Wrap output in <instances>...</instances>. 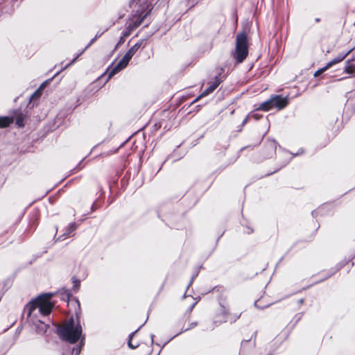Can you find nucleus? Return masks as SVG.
<instances>
[{
    "mask_svg": "<svg viewBox=\"0 0 355 355\" xmlns=\"http://www.w3.org/2000/svg\"><path fill=\"white\" fill-rule=\"evenodd\" d=\"M143 44V40H140L135 44L127 52V54H129L132 58L137 53V51L139 49Z\"/></svg>",
    "mask_w": 355,
    "mask_h": 355,
    "instance_id": "obj_14",
    "label": "nucleus"
},
{
    "mask_svg": "<svg viewBox=\"0 0 355 355\" xmlns=\"http://www.w3.org/2000/svg\"><path fill=\"white\" fill-rule=\"evenodd\" d=\"M84 340H85V337H83L80 338V342L79 345H77L76 347H74L72 349V354H73V355H79L80 354V353L82 350V347L84 345Z\"/></svg>",
    "mask_w": 355,
    "mask_h": 355,
    "instance_id": "obj_17",
    "label": "nucleus"
},
{
    "mask_svg": "<svg viewBox=\"0 0 355 355\" xmlns=\"http://www.w3.org/2000/svg\"><path fill=\"white\" fill-rule=\"evenodd\" d=\"M77 228V225L75 223H70L65 230L63 236L69 235Z\"/></svg>",
    "mask_w": 355,
    "mask_h": 355,
    "instance_id": "obj_19",
    "label": "nucleus"
},
{
    "mask_svg": "<svg viewBox=\"0 0 355 355\" xmlns=\"http://www.w3.org/2000/svg\"><path fill=\"white\" fill-rule=\"evenodd\" d=\"M132 57L129 55V54H127L125 53V54L123 55V57L122 58V60H123L124 62H125L128 64L130 62V60H131Z\"/></svg>",
    "mask_w": 355,
    "mask_h": 355,
    "instance_id": "obj_28",
    "label": "nucleus"
},
{
    "mask_svg": "<svg viewBox=\"0 0 355 355\" xmlns=\"http://www.w3.org/2000/svg\"><path fill=\"white\" fill-rule=\"evenodd\" d=\"M315 21L318 23L319 21H320V19L317 17L315 19Z\"/></svg>",
    "mask_w": 355,
    "mask_h": 355,
    "instance_id": "obj_37",
    "label": "nucleus"
},
{
    "mask_svg": "<svg viewBox=\"0 0 355 355\" xmlns=\"http://www.w3.org/2000/svg\"><path fill=\"white\" fill-rule=\"evenodd\" d=\"M53 77L51 78V79H49V80L51 81V80H53Z\"/></svg>",
    "mask_w": 355,
    "mask_h": 355,
    "instance_id": "obj_44",
    "label": "nucleus"
},
{
    "mask_svg": "<svg viewBox=\"0 0 355 355\" xmlns=\"http://www.w3.org/2000/svg\"><path fill=\"white\" fill-rule=\"evenodd\" d=\"M36 94H37V92H35L34 94H33L32 98H33Z\"/></svg>",
    "mask_w": 355,
    "mask_h": 355,
    "instance_id": "obj_41",
    "label": "nucleus"
},
{
    "mask_svg": "<svg viewBox=\"0 0 355 355\" xmlns=\"http://www.w3.org/2000/svg\"><path fill=\"white\" fill-rule=\"evenodd\" d=\"M196 302H194L193 304H191V306L189 307V311H191L193 310V307L196 306Z\"/></svg>",
    "mask_w": 355,
    "mask_h": 355,
    "instance_id": "obj_32",
    "label": "nucleus"
},
{
    "mask_svg": "<svg viewBox=\"0 0 355 355\" xmlns=\"http://www.w3.org/2000/svg\"><path fill=\"white\" fill-rule=\"evenodd\" d=\"M33 323V324L35 326V331L37 334H44L47 329L48 326L43 322L41 321V320H36L34 321V320H31Z\"/></svg>",
    "mask_w": 355,
    "mask_h": 355,
    "instance_id": "obj_9",
    "label": "nucleus"
},
{
    "mask_svg": "<svg viewBox=\"0 0 355 355\" xmlns=\"http://www.w3.org/2000/svg\"><path fill=\"white\" fill-rule=\"evenodd\" d=\"M354 48H352L345 53H340L336 58L329 62L327 64L329 67H331L333 65L338 64L343 61L349 54H350Z\"/></svg>",
    "mask_w": 355,
    "mask_h": 355,
    "instance_id": "obj_10",
    "label": "nucleus"
},
{
    "mask_svg": "<svg viewBox=\"0 0 355 355\" xmlns=\"http://www.w3.org/2000/svg\"><path fill=\"white\" fill-rule=\"evenodd\" d=\"M248 116H247L244 119L243 121H242V125H244L245 124H246L248 123Z\"/></svg>",
    "mask_w": 355,
    "mask_h": 355,
    "instance_id": "obj_31",
    "label": "nucleus"
},
{
    "mask_svg": "<svg viewBox=\"0 0 355 355\" xmlns=\"http://www.w3.org/2000/svg\"><path fill=\"white\" fill-rule=\"evenodd\" d=\"M14 121V118L12 116H0V128L8 127Z\"/></svg>",
    "mask_w": 355,
    "mask_h": 355,
    "instance_id": "obj_12",
    "label": "nucleus"
},
{
    "mask_svg": "<svg viewBox=\"0 0 355 355\" xmlns=\"http://www.w3.org/2000/svg\"><path fill=\"white\" fill-rule=\"evenodd\" d=\"M250 116L254 118V119L257 121L260 119V116H259L257 114H252V115H250Z\"/></svg>",
    "mask_w": 355,
    "mask_h": 355,
    "instance_id": "obj_30",
    "label": "nucleus"
},
{
    "mask_svg": "<svg viewBox=\"0 0 355 355\" xmlns=\"http://www.w3.org/2000/svg\"><path fill=\"white\" fill-rule=\"evenodd\" d=\"M102 35V33H100V34H96V36L94 37H93L90 42H89V44L85 46V49H87L96 40V39L100 37L101 35Z\"/></svg>",
    "mask_w": 355,
    "mask_h": 355,
    "instance_id": "obj_27",
    "label": "nucleus"
},
{
    "mask_svg": "<svg viewBox=\"0 0 355 355\" xmlns=\"http://www.w3.org/2000/svg\"><path fill=\"white\" fill-rule=\"evenodd\" d=\"M87 49H85V48L84 49H83L82 51H80L79 53H77V54L76 55L75 58L67 64H66L62 69H67V67H69L70 65L73 64L76 60L78 59V58L79 56H80Z\"/></svg>",
    "mask_w": 355,
    "mask_h": 355,
    "instance_id": "obj_21",
    "label": "nucleus"
},
{
    "mask_svg": "<svg viewBox=\"0 0 355 355\" xmlns=\"http://www.w3.org/2000/svg\"><path fill=\"white\" fill-rule=\"evenodd\" d=\"M148 13H146L143 17H135L131 22L128 24V28L130 30H133L136 28H137L139 26L141 25L143 20L146 17Z\"/></svg>",
    "mask_w": 355,
    "mask_h": 355,
    "instance_id": "obj_11",
    "label": "nucleus"
},
{
    "mask_svg": "<svg viewBox=\"0 0 355 355\" xmlns=\"http://www.w3.org/2000/svg\"><path fill=\"white\" fill-rule=\"evenodd\" d=\"M198 275V272H196V274H194L192 277H191V279L187 286V288L192 284L194 279L196 278V277Z\"/></svg>",
    "mask_w": 355,
    "mask_h": 355,
    "instance_id": "obj_29",
    "label": "nucleus"
},
{
    "mask_svg": "<svg viewBox=\"0 0 355 355\" xmlns=\"http://www.w3.org/2000/svg\"><path fill=\"white\" fill-rule=\"evenodd\" d=\"M66 295L68 297H69L70 296H71V291H69V290H67L66 291Z\"/></svg>",
    "mask_w": 355,
    "mask_h": 355,
    "instance_id": "obj_33",
    "label": "nucleus"
},
{
    "mask_svg": "<svg viewBox=\"0 0 355 355\" xmlns=\"http://www.w3.org/2000/svg\"><path fill=\"white\" fill-rule=\"evenodd\" d=\"M248 55V38L245 33L237 34L236 37V49L233 54L237 63H241Z\"/></svg>",
    "mask_w": 355,
    "mask_h": 355,
    "instance_id": "obj_2",
    "label": "nucleus"
},
{
    "mask_svg": "<svg viewBox=\"0 0 355 355\" xmlns=\"http://www.w3.org/2000/svg\"><path fill=\"white\" fill-rule=\"evenodd\" d=\"M351 60H347L346 62V66L345 67V72L349 74H352L353 73H355V65L350 64ZM355 76V74H354Z\"/></svg>",
    "mask_w": 355,
    "mask_h": 355,
    "instance_id": "obj_18",
    "label": "nucleus"
},
{
    "mask_svg": "<svg viewBox=\"0 0 355 355\" xmlns=\"http://www.w3.org/2000/svg\"><path fill=\"white\" fill-rule=\"evenodd\" d=\"M241 316V313L240 314H231L230 313V315H228V321L230 322V323H233L234 322H236Z\"/></svg>",
    "mask_w": 355,
    "mask_h": 355,
    "instance_id": "obj_24",
    "label": "nucleus"
},
{
    "mask_svg": "<svg viewBox=\"0 0 355 355\" xmlns=\"http://www.w3.org/2000/svg\"><path fill=\"white\" fill-rule=\"evenodd\" d=\"M128 64L122 60V58L119 61V62L114 65L112 68L108 69L107 72L108 73V78H111L116 73L123 69L127 67Z\"/></svg>",
    "mask_w": 355,
    "mask_h": 355,
    "instance_id": "obj_7",
    "label": "nucleus"
},
{
    "mask_svg": "<svg viewBox=\"0 0 355 355\" xmlns=\"http://www.w3.org/2000/svg\"><path fill=\"white\" fill-rule=\"evenodd\" d=\"M139 2H144V0H137Z\"/></svg>",
    "mask_w": 355,
    "mask_h": 355,
    "instance_id": "obj_42",
    "label": "nucleus"
},
{
    "mask_svg": "<svg viewBox=\"0 0 355 355\" xmlns=\"http://www.w3.org/2000/svg\"><path fill=\"white\" fill-rule=\"evenodd\" d=\"M220 76V74L216 76L214 78V81L212 82L211 85L193 101V103L197 102L202 97L207 96L209 94H211L220 83V80L219 79Z\"/></svg>",
    "mask_w": 355,
    "mask_h": 355,
    "instance_id": "obj_5",
    "label": "nucleus"
},
{
    "mask_svg": "<svg viewBox=\"0 0 355 355\" xmlns=\"http://www.w3.org/2000/svg\"><path fill=\"white\" fill-rule=\"evenodd\" d=\"M272 107H273L272 101V98H270L268 101H266L263 102L262 103H261L259 105V107L257 108V110H261L263 111H268L269 110H270Z\"/></svg>",
    "mask_w": 355,
    "mask_h": 355,
    "instance_id": "obj_13",
    "label": "nucleus"
},
{
    "mask_svg": "<svg viewBox=\"0 0 355 355\" xmlns=\"http://www.w3.org/2000/svg\"><path fill=\"white\" fill-rule=\"evenodd\" d=\"M181 334V333L180 332L179 334H175V336H178V335H179V334Z\"/></svg>",
    "mask_w": 355,
    "mask_h": 355,
    "instance_id": "obj_45",
    "label": "nucleus"
},
{
    "mask_svg": "<svg viewBox=\"0 0 355 355\" xmlns=\"http://www.w3.org/2000/svg\"><path fill=\"white\" fill-rule=\"evenodd\" d=\"M42 298L38 297L33 300H31L26 306L25 309L27 311L28 318H30L31 320H35L37 316V313L39 311V307L40 305Z\"/></svg>",
    "mask_w": 355,
    "mask_h": 355,
    "instance_id": "obj_4",
    "label": "nucleus"
},
{
    "mask_svg": "<svg viewBox=\"0 0 355 355\" xmlns=\"http://www.w3.org/2000/svg\"><path fill=\"white\" fill-rule=\"evenodd\" d=\"M76 315H77V312ZM57 334L62 340L71 344L76 343L84 337L83 328L77 315L76 317L71 316L67 320L60 324L57 328Z\"/></svg>",
    "mask_w": 355,
    "mask_h": 355,
    "instance_id": "obj_1",
    "label": "nucleus"
},
{
    "mask_svg": "<svg viewBox=\"0 0 355 355\" xmlns=\"http://www.w3.org/2000/svg\"><path fill=\"white\" fill-rule=\"evenodd\" d=\"M150 337H151L152 342H153L154 335H153V334H151Z\"/></svg>",
    "mask_w": 355,
    "mask_h": 355,
    "instance_id": "obj_40",
    "label": "nucleus"
},
{
    "mask_svg": "<svg viewBox=\"0 0 355 355\" xmlns=\"http://www.w3.org/2000/svg\"><path fill=\"white\" fill-rule=\"evenodd\" d=\"M141 326H140L136 331L132 332L130 335H129V340H128V345L129 346L130 348L131 349H135L138 347V344H136V345H133L132 343V339L133 338V336H135V334L138 331V330L141 328Z\"/></svg>",
    "mask_w": 355,
    "mask_h": 355,
    "instance_id": "obj_20",
    "label": "nucleus"
},
{
    "mask_svg": "<svg viewBox=\"0 0 355 355\" xmlns=\"http://www.w3.org/2000/svg\"><path fill=\"white\" fill-rule=\"evenodd\" d=\"M230 315V308L225 300H220L219 302V307L216 311L213 318V323L216 327H218L223 323L228 321V315Z\"/></svg>",
    "mask_w": 355,
    "mask_h": 355,
    "instance_id": "obj_3",
    "label": "nucleus"
},
{
    "mask_svg": "<svg viewBox=\"0 0 355 355\" xmlns=\"http://www.w3.org/2000/svg\"><path fill=\"white\" fill-rule=\"evenodd\" d=\"M315 212V211H312V215H313V216L314 215Z\"/></svg>",
    "mask_w": 355,
    "mask_h": 355,
    "instance_id": "obj_43",
    "label": "nucleus"
},
{
    "mask_svg": "<svg viewBox=\"0 0 355 355\" xmlns=\"http://www.w3.org/2000/svg\"><path fill=\"white\" fill-rule=\"evenodd\" d=\"M197 324H198L197 322H191L189 324V326L187 328L182 329L180 333H183V332H185V331H188L189 329H191L194 328L196 326H197Z\"/></svg>",
    "mask_w": 355,
    "mask_h": 355,
    "instance_id": "obj_26",
    "label": "nucleus"
},
{
    "mask_svg": "<svg viewBox=\"0 0 355 355\" xmlns=\"http://www.w3.org/2000/svg\"><path fill=\"white\" fill-rule=\"evenodd\" d=\"M303 302H304V300L303 299H300L299 300V303L302 304Z\"/></svg>",
    "mask_w": 355,
    "mask_h": 355,
    "instance_id": "obj_39",
    "label": "nucleus"
},
{
    "mask_svg": "<svg viewBox=\"0 0 355 355\" xmlns=\"http://www.w3.org/2000/svg\"><path fill=\"white\" fill-rule=\"evenodd\" d=\"M16 125L20 128H23L24 126V118L21 114H19L17 116Z\"/></svg>",
    "mask_w": 355,
    "mask_h": 355,
    "instance_id": "obj_23",
    "label": "nucleus"
},
{
    "mask_svg": "<svg viewBox=\"0 0 355 355\" xmlns=\"http://www.w3.org/2000/svg\"><path fill=\"white\" fill-rule=\"evenodd\" d=\"M272 101L273 107H277L278 110L284 108L288 103V97H282L280 95L272 96Z\"/></svg>",
    "mask_w": 355,
    "mask_h": 355,
    "instance_id": "obj_6",
    "label": "nucleus"
},
{
    "mask_svg": "<svg viewBox=\"0 0 355 355\" xmlns=\"http://www.w3.org/2000/svg\"><path fill=\"white\" fill-rule=\"evenodd\" d=\"M349 60H351V62L354 61L355 60V55H353L352 58Z\"/></svg>",
    "mask_w": 355,
    "mask_h": 355,
    "instance_id": "obj_38",
    "label": "nucleus"
},
{
    "mask_svg": "<svg viewBox=\"0 0 355 355\" xmlns=\"http://www.w3.org/2000/svg\"><path fill=\"white\" fill-rule=\"evenodd\" d=\"M301 316H302V315H301V313H299V314L296 315V316H295V317H297V321H298V320L301 318Z\"/></svg>",
    "mask_w": 355,
    "mask_h": 355,
    "instance_id": "obj_36",
    "label": "nucleus"
},
{
    "mask_svg": "<svg viewBox=\"0 0 355 355\" xmlns=\"http://www.w3.org/2000/svg\"><path fill=\"white\" fill-rule=\"evenodd\" d=\"M72 281L73 284V289L74 292L76 293L79 290V288L80 286V282L79 279H77L75 277L72 278Z\"/></svg>",
    "mask_w": 355,
    "mask_h": 355,
    "instance_id": "obj_22",
    "label": "nucleus"
},
{
    "mask_svg": "<svg viewBox=\"0 0 355 355\" xmlns=\"http://www.w3.org/2000/svg\"><path fill=\"white\" fill-rule=\"evenodd\" d=\"M131 30L128 29L125 31H123L122 33V35L121 36L119 42L116 44V46L114 48V50H116L120 45L124 43L125 37H128L130 34Z\"/></svg>",
    "mask_w": 355,
    "mask_h": 355,
    "instance_id": "obj_16",
    "label": "nucleus"
},
{
    "mask_svg": "<svg viewBox=\"0 0 355 355\" xmlns=\"http://www.w3.org/2000/svg\"><path fill=\"white\" fill-rule=\"evenodd\" d=\"M75 300H76V302L77 303L78 308V309L80 310V302H79L78 300V299H76V298L75 299Z\"/></svg>",
    "mask_w": 355,
    "mask_h": 355,
    "instance_id": "obj_35",
    "label": "nucleus"
},
{
    "mask_svg": "<svg viewBox=\"0 0 355 355\" xmlns=\"http://www.w3.org/2000/svg\"><path fill=\"white\" fill-rule=\"evenodd\" d=\"M347 263V261H340V263H338L335 268L332 269L333 271L329 274L327 276H326L324 279L320 280L319 282H322L323 280L329 278V277H331L333 274H334L335 272H336L337 271L340 270L342 268H343Z\"/></svg>",
    "mask_w": 355,
    "mask_h": 355,
    "instance_id": "obj_15",
    "label": "nucleus"
},
{
    "mask_svg": "<svg viewBox=\"0 0 355 355\" xmlns=\"http://www.w3.org/2000/svg\"><path fill=\"white\" fill-rule=\"evenodd\" d=\"M52 308L53 305L49 302H44L42 299L37 313L43 316L48 315L51 312Z\"/></svg>",
    "mask_w": 355,
    "mask_h": 355,
    "instance_id": "obj_8",
    "label": "nucleus"
},
{
    "mask_svg": "<svg viewBox=\"0 0 355 355\" xmlns=\"http://www.w3.org/2000/svg\"><path fill=\"white\" fill-rule=\"evenodd\" d=\"M254 306H257V308H259V306L257 305V301H256V302H254ZM268 305H266V306H265L260 307V309H263V308H265V307H268Z\"/></svg>",
    "mask_w": 355,
    "mask_h": 355,
    "instance_id": "obj_34",
    "label": "nucleus"
},
{
    "mask_svg": "<svg viewBox=\"0 0 355 355\" xmlns=\"http://www.w3.org/2000/svg\"><path fill=\"white\" fill-rule=\"evenodd\" d=\"M330 67L328 65V64H327L324 67L321 68V69H319L318 70H317L315 73H314V76L315 77H317L318 76H320V74H322V73H324L325 71H327V69H329Z\"/></svg>",
    "mask_w": 355,
    "mask_h": 355,
    "instance_id": "obj_25",
    "label": "nucleus"
}]
</instances>
